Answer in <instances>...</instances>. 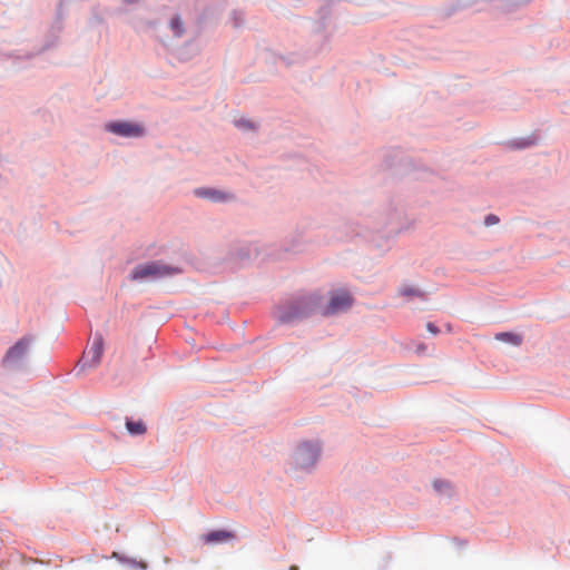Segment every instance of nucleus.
<instances>
[{"label":"nucleus","instance_id":"9","mask_svg":"<svg viewBox=\"0 0 570 570\" xmlns=\"http://www.w3.org/2000/svg\"><path fill=\"white\" fill-rule=\"evenodd\" d=\"M126 428L128 432L132 435H140L146 432V426L141 421L127 420Z\"/></svg>","mask_w":570,"mask_h":570},{"label":"nucleus","instance_id":"5","mask_svg":"<svg viewBox=\"0 0 570 570\" xmlns=\"http://www.w3.org/2000/svg\"><path fill=\"white\" fill-rule=\"evenodd\" d=\"M353 304L352 295L346 291H336L332 293L330 303L323 312L324 315L336 314L347 311Z\"/></svg>","mask_w":570,"mask_h":570},{"label":"nucleus","instance_id":"7","mask_svg":"<svg viewBox=\"0 0 570 570\" xmlns=\"http://www.w3.org/2000/svg\"><path fill=\"white\" fill-rule=\"evenodd\" d=\"M195 195L214 203H225L234 199V195L216 188H197Z\"/></svg>","mask_w":570,"mask_h":570},{"label":"nucleus","instance_id":"16","mask_svg":"<svg viewBox=\"0 0 570 570\" xmlns=\"http://www.w3.org/2000/svg\"><path fill=\"white\" fill-rule=\"evenodd\" d=\"M426 328L432 334H438L439 333V328L433 323H428Z\"/></svg>","mask_w":570,"mask_h":570},{"label":"nucleus","instance_id":"17","mask_svg":"<svg viewBox=\"0 0 570 570\" xmlns=\"http://www.w3.org/2000/svg\"><path fill=\"white\" fill-rule=\"evenodd\" d=\"M291 570H297V567L293 566L291 567Z\"/></svg>","mask_w":570,"mask_h":570},{"label":"nucleus","instance_id":"6","mask_svg":"<svg viewBox=\"0 0 570 570\" xmlns=\"http://www.w3.org/2000/svg\"><path fill=\"white\" fill-rule=\"evenodd\" d=\"M106 129L115 135L124 137H140L144 135V127L128 121H114L106 125Z\"/></svg>","mask_w":570,"mask_h":570},{"label":"nucleus","instance_id":"12","mask_svg":"<svg viewBox=\"0 0 570 570\" xmlns=\"http://www.w3.org/2000/svg\"><path fill=\"white\" fill-rule=\"evenodd\" d=\"M400 294L403 295V296H422V293L414 288V287H411V286H403L400 288Z\"/></svg>","mask_w":570,"mask_h":570},{"label":"nucleus","instance_id":"15","mask_svg":"<svg viewBox=\"0 0 570 570\" xmlns=\"http://www.w3.org/2000/svg\"><path fill=\"white\" fill-rule=\"evenodd\" d=\"M236 125L240 128H248V129L253 128V125L248 120H239V121H237Z\"/></svg>","mask_w":570,"mask_h":570},{"label":"nucleus","instance_id":"11","mask_svg":"<svg viewBox=\"0 0 570 570\" xmlns=\"http://www.w3.org/2000/svg\"><path fill=\"white\" fill-rule=\"evenodd\" d=\"M170 28L173 29L175 36L179 37L184 32L183 22L179 17H175L170 21Z\"/></svg>","mask_w":570,"mask_h":570},{"label":"nucleus","instance_id":"13","mask_svg":"<svg viewBox=\"0 0 570 570\" xmlns=\"http://www.w3.org/2000/svg\"><path fill=\"white\" fill-rule=\"evenodd\" d=\"M433 485H434L435 490L439 492L450 490V488H451L450 483L446 481H443V480L434 481Z\"/></svg>","mask_w":570,"mask_h":570},{"label":"nucleus","instance_id":"3","mask_svg":"<svg viewBox=\"0 0 570 570\" xmlns=\"http://www.w3.org/2000/svg\"><path fill=\"white\" fill-rule=\"evenodd\" d=\"M104 353V340L101 335H98L92 341V344L89 350H87L81 360L78 363V371L83 372L87 368L96 367L100 361Z\"/></svg>","mask_w":570,"mask_h":570},{"label":"nucleus","instance_id":"1","mask_svg":"<svg viewBox=\"0 0 570 570\" xmlns=\"http://www.w3.org/2000/svg\"><path fill=\"white\" fill-rule=\"evenodd\" d=\"M179 273H180V269L177 267L166 265L161 262H149V263L137 265L131 273V279H134V281L158 279V278H163V277L179 274Z\"/></svg>","mask_w":570,"mask_h":570},{"label":"nucleus","instance_id":"14","mask_svg":"<svg viewBox=\"0 0 570 570\" xmlns=\"http://www.w3.org/2000/svg\"><path fill=\"white\" fill-rule=\"evenodd\" d=\"M485 225L487 226H492V225H495L499 223V217L493 215V214H490L485 217V220H484Z\"/></svg>","mask_w":570,"mask_h":570},{"label":"nucleus","instance_id":"2","mask_svg":"<svg viewBox=\"0 0 570 570\" xmlns=\"http://www.w3.org/2000/svg\"><path fill=\"white\" fill-rule=\"evenodd\" d=\"M320 444L312 441L301 442L293 455L292 461L296 470H308L316 463L320 455Z\"/></svg>","mask_w":570,"mask_h":570},{"label":"nucleus","instance_id":"10","mask_svg":"<svg viewBox=\"0 0 570 570\" xmlns=\"http://www.w3.org/2000/svg\"><path fill=\"white\" fill-rule=\"evenodd\" d=\"M497 338L500 341L511 343L513 345H520L522 343V337L519 334L510 332L499 333L497 334Z\"/></svg>","mask_w":570,"mask_h":570},{"label":"nucleus","instance_id":"8","mask_svg":"<svg viewBox=\"0 0 570 570\" xmlns=\"http://www.w3.org/2000/svg\"><path fill=\"white\" fill-rule=\"evenodd\" d=\"M236 538L235 533L227 530H215L209 533L202 535V541L205 544H217L224 543Z\"/></svg>","mask_w":570,"mask_h":570},{"label":"nucleus","instance_id":"4","mask_svg":"<svg viewBox=\"0 0 570 570\" xmlns=\"http://www.w3.org/2000/svg\"><path fill=\"white\" fill-rule=\"evenodd\" d=\"M29 340L21 338L12 347L9 348L6 356L2 360V363L8 368H17L19 367L28 352Z\"/></svg>","mask_w":570,"mask_h":570}]
</instances>
